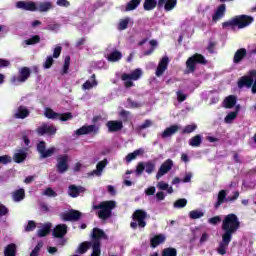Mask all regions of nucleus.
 <instances>
[{
    "label": "nucleus",
    "mask_w": 256,
    "mask_h": 256,
    "mask_svg": "<svg viewBox=\"0 0 256 256\" xmlns=\"http://www.w3.org/2000/svg\"><path fill=\"white\" fill-rule=\"evenodd\" d=\"M239 227H241V222L235 214H228L224 217L222 221V241L218 247L219 255H225L227 253V248L233 239L234 233H237Z\"/></svg>",
    "instance_id": "obj_1"
},
{
    "label": "nucleus",
    "mask_w": 256,
    "mask_h": 256,
    "mask_svg": "<svg viewBox=\"0 0 256 256\" xmlns=\"http://www.w3.org/2000/svg\"><path fill=\"white\" fill-rule=\"evenodd\" d=\"M251 23H253V17L247 15H240L235 16L227 22H224L222 24V27L224 29H235V27H237L238 29H245V27H249Z\"/></svg>",
    "instance_id": "obj_2"
},
{
    "label": "nucleus",
    "mask_w": 256,
    "mask_h": 256,
    "mask_svg": "<svg viewBox=\"0 0 256 256\" xmlns=\"http://www.w3.org/2000/svg\"><path fill=\"white\" fill-rule=\"evenodd\" d=\"M91 248V256H97V227H94L92 230V241H84L80 243L75 253L77 255H85V252L89 251Z\"/></svg>",
    "instance_id": "obj_3"
},
{
    "label": "nucleus",
    "mask_w": 256,
    "mask_h": 256,
    "mask_svg": "<svg viewBox=\"0 0 256 256\" xmlns=\"http://www.w3.org/2000/svg\"><path fill=\"white\" fill-rule=\"evenodd\" d=\"M239 89H243V87H247L251 89L252 93H256V70H252L249 72V75L243 76L238 81Z\"/></svg>",
    "instance_id": "obj_4"
},
{
    "label": "nucleus",
    "mask_w": 256,
    "mask_h": 256,
    "mask_svg": "<svg viewBox=\"0 0 256 256\" xmlns=\"http://www.w3.org/2000/svg\"><path fill=\"white\" fill-rule=\"evenodd\" d=\"M115 207H117V202L113 200L101 202L98 205L99 218L103 220L109 219V217H111V212L113 211V209H115Z\"/></svg>",
    "instance_id": "obj_5"
},
{
    "label": "nucleus",
    "mask_w": 256,
    "mask_h": 256,
    "mask_svg": "<svg viewBox=\"0 0 256 256\" xmlns=\"http://www.w3.org/2000/svg\"><path fill=\"white\" fill-rule=\"evenodd\" d=\"M145 219H147V212L143 210H136L133 214V222H131L130 227L132 229H137V227H141L143 229L147 225Z\"/></svg>",
    "instance_id": "obj_6"
},
{
    "label": "nucleus",
    "mask_w": 256,
    "mask_h": 256,
    "mask_svg": "<svg viewBox=\"0 0 256 256\" xmlns=\"http://www.w3.org/2000/svg\"><path fill=\"white\" fill-rule=\"evenodd\" d=\"M56 171L60 175H63V173H67L69 171V155L62 154L57 156L56 158Z\"/></svg>",
    "instance_id": "obj_7"
},
{
    "label": "nucleus",
    "mask_w": 256,
    "mask_h": 256,
    "mask_svg": "<svg viewBox=\"0 0 256 256\" xmlns=\"http://www.w3.org/2000/svg\"><path fill=\"white\" fill-rule=\"evenodd\" d=\"M44 115L47 119H59L60 121H69V119H73V114L71 112L59 114L51 108H46Z\"/></svg>",
    "instance_id": "obj_8"
},
{
    "label": "nucleus",
    "mask_w": 256,
    "mask_h": 256,
    "mask_svg": "<svg viewBox=\"0 0 256 256\" xmlns=\"http://www.w3.org/2000/svg\"><path fill=\"white\" fill-rule=\"evenodd\" d=\"M142 75L143 71L137 68L130 74H123L121 78L122 81H124L125 87H133V81H138V79H140Z\"/></svg>",
    "instance_id": "obj_9"
},
{
    "label": "nucleus",
    "mask_w": 256,
    "mask_h": 256,
    "mask_svg": "<svg viewBox=\"0 0 256 256\" xmlns=\"http://www.w3.org/2000/svg\"><path fill=\"white\" fill-rule=\"evenodd\" d=\"M46 149H47V144L45 143V141H40L37 144V151L40 154V157L42 159L53 157V155H55V152L57 151L55 147L48 148L47 150Z\"/></svg>",
    "instance_id": "obj_10"
},
{
    "label": "nucleus",
    "mask_w": 256,
    "mask_h": 256,
    "mask_svg": "<svg viewBox=\"0 0 256 256\" xmlns=\"http://www.w3.org/2000/svg\"><path fill=\"white\" fill-rule=\"evenodd\" d=\"M31 77V68L24 66L18 70V76L12 78V83H25Z\"/></svg>",
    "instance_id": "obj_11"
},
{
    "label": "nucleus",
    "mask_w": 256,
    "mask_h": 256,
    "mask_svg": "<svg viewBox=\"0 0 256 256\" xmlns=\"http://www.w3.org/2000/svg\"><path fill=\"white\" fill-rule=\"evenodd\" d=\"M197 63L204 64L205 57H203V55H201V54H195L194 56L190 57L186 61L187 73H193V71H195V65H197Z\"/></svg>",
    "instance_id": "obj_12"
},
{
    "label": "nucleus",
    "mask_w": 256,
    "mask_h": 256,
    "mask_svg": "<svg viewBox=\"0 0 256 256\" xmlns=\"http://www.w3.org/2000/svg\"><path fill=\"white\" fill-rule=\"evenodd\" d=\"M36 133L40 137H43V135H56L57 127H55V125H48L47 123H44L36 129Z\"/></svg>",
    "instance_id": "obj_13"
},
{
    "label": "nucleus",
    "mask_w": 256,
    "mask_h": 256,
    "mask_svg": "<svg viewBox=\"0 0 256 256\" xmlns=\"http://www.w3.org/2000/svg\"><path fill=\"white\" fill-rule=\"evenodd\" d=\"M60 217L62 221H79V219H81V212L71 209L66 213H62Z\"/></svg>",
    "instance_id": "obj_14"
},
{
    "label": "nucleus",
    "mask_w": 256,
    "mask_h": 256,
    "mask_svg": "<svg viewBox=\"0 0 256 256\" xmlns=\"http://www.w3.org/2000/svg\"><path fill=\"white\" fill-rule=\"evenodd\" d=\"M78 137L81 135H95L97 133V127L95 125H84L75 131Z\"/></svg>",
    "instance_id": "obj_15"
},
{
    "label": "nucleus",
    "mask_w": 256,
    "mask_h": 256,
    "mask_svg": "<svg viewBox=\"0 0 256 256\" xmlns=\"http://www.w3.org/2000/svg\"><path fill=\"white\" fill-rule=\"evenodd\" d=\"M171 169H173V160L168 159L160 166L158 173L156 175V179L163 177V175H167V173H169Z\"/></svg>",
    "instance_id": "obj_16"
},
{
    "label": "nucleus",
    "mask_w": 256,
    "mask_h": 256,
    "mask_svg": "<svg viewBox=\"0 0 256 256\" xmlns=\"http://www.w3.org/2000/svg\"><path fill=\"white\" fill-rule=\"evenodd\" d=\"M27 155V149H16L12 156V159L14 163H24V161L27 159Z\"/></svg>",
    "instance_id": "obj_17"
},
{
    "label": "nucleus",
    "mask_w": 256,
    "mask_h": 256,
    "mask_svg": "<svg viewBox=\"0 0 256 256\" xmlns=\"http://www.w3.org/2000/svg\"><path fill=\"white\" fill-rule=\"evenodd\" d=\"M53 237L56 239H63L65 235H67V226L66 224H58L52 231Z\"/></svg>",
    "instance_id": "obj_18"
},
{
    "label": "nucleus",
    "mask_w": 256,
    "mask_h": 256,
    "mask_svg": "<svg viewBox=\"0 0 256 256\" xmlns=\"http://www.w3.org/2000/svg\"><path fill=\"white\" fill-rule=\"evenodd\" d=\"M31 115V111H29L28 107H25L23 105H20L16 112L14 113V118L15 119H27Z\"/></svg>",
    "instance_id": "obj_19"
},
{
    "label": "nucleus",
    "mask_w": 256,
    "mask_h": 256,
    "mask_svg": "<svg viewBox=\"0 0 256 256\" xmlns=\"http://www.w3.org/2000/svg\"><path fill=\"white\" fill-rule=\"evenodd\" d=\"M16 7L17 9H23V11H37V4L35 2L18 1Z\"/></svg>",
    "instance_id": "obj_20"
},
{
    "label": "nucleus",
    "mask_w": 256,
    "mask_h": 256,
    "mask_svg": "<svg viewBox=\"0 0 256 256\" xmlns=\"http://www.w3.org/2000/svg\"><path fill=\"white\" fill-rule=\"evenodd\" d=\"M169 65V58L167 56H164L156 69V77H161L165 71H167V66Z\"/></svg>",
    "instance_id": "obj_21"
},
{
    "label": "nucleus",
    "mask_w": 256,
    "mask_h": 256,
    "mask_svg": "<svg viewBox=\"0 0 256 256\" xmlns=\"http://www.w3.org/2000/svg\"><path fill=\"white\" fill-rule=\"evenodd\" d=\"M225 11H226L225 4L220 5L212 15V23H217L218 21H221V19L225 17Z\"/></svg>",
    "instance_id": "obj_22"
},
{
    "label": "nucleus",
    "mask_w": 256,
    "mask_h": 256,
    "mask_svg": "<svg viewBox=\"0 0 256 256\" xmlns=\"http://www.w3.org/2000/svg\"><path fill=\"white\" fill-rule=\"evenodd\" d=\"M158 6L164 7L165 11H173L177 6V0H159Z\"/></svg>",
    "instance_id": "obj_23"
},
{
    "label": "nucleus",
    "mask_w": 256,
    "mask_h": 256,
    "mask_svg": "<svg viewBox=\"0 0 256 256\" xmlns=\"http://www.w3.org/2000/svg\"><path fill=\"white\" fill-rule=\"evenodd\" d=\"M108 131L110 133H115L116 131H121L123 129V122L121 121H109L107 123Z\"/></svg>",
    "instance_id": "obj_24"
},
{
    "label": "nucleus",
    "mask_w": 256,
    "mask_h": 256,
    "mask_svg": "<svg viewBox=\"0 0 256 256\" xmlns=\"http://www.w3.org/2000/svg\"><path fill=\"white\" fill-rule=\"evenodd\" d=\"M177 131H179V126L177 125L170 126L161 133V137L162 139H167L168 137H171V135H175Z\"/></svg>",
    "instance_id": "obj_25"
},
{
    "label": "nucleus",
    "mask_w": 256,
    "mask_h": 256,
    "mask_svg": "<svg viewBox=\"0 0 256 256\" xmlns=\"http://www.w3.org/2000/svg\"><path fill=\"white\" fill-rule=\"evenodd\" d=\"M143 153H145V150L143 148L137 149L132 153H129L126 157H125V161L126 163H131V161L137 159V157L143 155Z\"/></svg>",
    "instance_id": "obj_26"
},
{
    "label": "nucleus",
    "mask_w": 256,
    "mask_h": 256,
    "mask_svg": "<svg viewBox=\"0 0 256 256\" xmlns=\"http://www.w3.org/2000/svg\"><path fill=\"white\" fill-rule=\"evenodd\" d=\"M165 239H167V237H165V235L163 234L154 236L150 241L151 247L153 248L159 247V245H161L162 243H165Z\"/></svg>",
    "instance_id": "obj_27"
},
{
    "label": "nucleus",
    "mask_w": 256,
    "mask_h": 256,
    "mask_svg": "<svg viewBox=\"0 0 256 256\" xmlns=\"http://www.w3.org/2000/svg\"><path fill=\"white\" fill-rule=\"evenodd\" d=\"M108 237L107 234H105V232L101 229H97V256L100 255L101 250H99V246L101 245V241H107Z\"/></svg>",
    "instance_id": "obj_28"
},
{
    "label": "nucleus",
    "mask_w": 256,
    "mask_h": 256,
    "mask_svg": "<svg viewBox=\"0 0 256 256\" xmlns=\"http://www.w3.org/2000/svg\"><path fill=\"white\" fill-rule=\"evenodd\" d=\"M17 245L15 243L8 244L4 249V256H16Z\"/></svg>",
    "instance_id": "obj_29"
},
{
    "label": "nucleus",
    "mask_w": 256,
    "mask_h": 256,
    "mask_svg": "<svg viewBox=\"0 0 256 256\" xmlns=\"http://www.w3.org/2000/svg\"><path fill=\"white\" fill-rule=\"evenodd\" d=\"M245 55H247V50L244 48H241L239 50L236 51V53L234 54V58L233 61L234 63H240L243 61V59L245 58Z\"/></svg>",
    "instance_id": "obj_30"
},
{
    "label": "nucleus",
    "mask_w": 256,
    "mask_h": 256,
    "mask_svg": "<svg viewBox=\"0 0 256 256\" xmlns=\"http://www.w3.org/2000/svg\"><path fill=\"white\" fill-rule=\"evenodd\" d=\"M122 57L123 54L120 51L114 50L108 55V61H112V63H115L117 61H121Z\"/></svg>",
    "instance_id": "obj_31"
},
{
    "label": "nucleus",
    "mask_w": 256,
    "mask_h": 256,
    "mask_svg": "<svg viewBox=\"0 0 256 256\" xmlns=\"http://www.w3.org/2000/svg\"><path fill=\"white\" fill-rule=\"evenodd\" d=\"M190 147H201L203 143V137L201 135H196L189 140Z\"/></svg>",
    "instance_id": "obj_32"
},
{
    "label": "nucleus",
    "mask_w": 256,
    "mask_h": 256,
    "mask_svg": "<svg viewBox=\"0 0 256 256\" xmlns=\"http://www.w3.org/2000/svg\"><path fill=\"white\" fill-rule=\"evenodd\" d=\"M81 189H83L81 186L70 185L68 188V194L70 197L75 198L79 193H81Z\"/></svg>",
    "instance_id": "obj_33"
},
{
    "label": "nucleus",
    "mask_w": 256,
    "mask_h": 256,
    "mask_svg": "<svg viewBox=\"0 0 256 256\" xmlns=\"http://www.w3.org/2000/svg\"><path fill=\"white\" fill-rule=\"evenodd\" d=\"M25 199V189L20 188L13 192V200L16 202L23 201Z\"/></svg>",
    "instance_id": "obj_34"
},
{
    "label": "nucleus",
    "mask_w": 256,
    "mask_h": 256,
    "mask_svg": "<svg viewBox=\"0 0 256 256\" xmlns=\"http://www.w3.org/2000/svg\"><path fill=\"white\" fill-rule=\"evenodd\" d=\"M235 103H237V98L233 95H230L224 100V107L231 109V107H235Z\"/></svg>",
    "instance_id": "obj_35"
},
{
    "label": "nucleus",
    "mask_w": 256,
    "mask_h": 256,
    "mask_svg": "<svg viewBox=\"0 0 256 256\" xmlns=\"http://www.w3.org/2000/svg\"><path fill=\"white\" fill-rule=\"evenodd\" d=\"M225 199H227V192L225 190H221L218 193V200L215 204V208L218 209L222 205V203L225 202Z\"/></svg>",
    "instance_id": "obj_36"
},
{
    "label": "nucleus",
    "mask_w": 256,
    "mask_h": 256,
    "mask_svg": "<svg viewBox=\"0 0 256 256\" xmlns=\"http://www.w3.org/2000/svg\"><path fill=\"white\" fill-rule=\"evenodd\" d=\"M53 7V4L51 2H42L38 5L37 11H40V13H45L49 11Z\"/></svg>",
    "instance_id": "obj_37"
},
{
    "label": "nucleus",
    "mask_w": 256,
    "mask_h": 256,
    "mask_svg": "<svg viewBox=\"0 0 256 256\" xmlns=\"http://www.w3.org/2000/svg\"><path fill=\"white\" fill-rule=\"evenodd\" d=\"M71 65V56H66L64 59L63 68L61 70V75H67L69 73V66Z\"/></svg>",
    "instance_id": "obj_38"
},
{
    "label": "nucleus",
    "mask_w": 256,
    "mask_h": 256,
    "mask_svg": "<svg viewBox=\"0 0 256 256\" xmlns=\"http://www.w3.org/2000/svg\"><path fill=\"white\" fill-rule=\"evenodd\" d=\"M51 233V225L46 224L40 230H38V237H47Z\"/></svg>",
    "instance_id": "obj_39"
},
{
    "label": "nucleus",
    "mask_w": 256,
    "mask_h": 256,
    "mask_svg": "<svg viewBox=\"0 0 256 256\" xmlns=\"http://www.w3.org/2000/svg\"><path fill=\"white\" fill-rule=\"evenodd\" d=\"M129 23H131V18H123L118 23L119 31H125L127 27H129Z\"/></svg>",
    "instance_id": "obj_40"
},
{
    "label": "nucleus",
    "mask_w": 256,
    "mask_h": 256,
    "mask_svg": "<svg viewBox=\"0 0 256 256\" xmlns=\"http://www.w3.org/2000/svg\"><path fill=\"white\" fill-rule=\"evenodd\" d=\"M239 114V106H237V110L235 112H230L224 119L225 123H233L235 119H237V115Z\"/></svg>",
    "instance_id": "obj_41"
},
{
    "label": "nucleus",
    "mask_w": 256,
    "mask_h": 256,
    "mask_svg": "<svg viewBox=\"0 0 256 256\" xmlns=\"http://www.w3.org/2000/svg\"><path fill=\"white\" fill-rule=\"evenodd\" d=\"M157 7V1L155 0H145L144 1V9L145 11H153Z\"/></svg>",
    "instance_id": "obj_42"
},
{
    "label": "nucleus",
    "mask_w": 256,
    "mask_h": 256,
    "mask_svg": "<svg viewBox=\"0 0 256 256\" xmlns=\"http://www.w3.org/2000/svg\"><path fill=\"white\" fill-rule=\"evenodd\" d=\"M108 163L107 159H104L97 164V177H101V175H103V169L107 167Z\"/></svg>",
    "instance_id": "obj_43"
},
{
    "label": "nucleus",
    "mask_w": 256,
    "mask_h": 256,
    "mask_svg": "<svg viewBox=\"0 0 256 256\" xmlns=\"http://www.w3.org/2000/svg\"><path fill=\"white\" fill-rule=\"evenodd\" d=\"M140 4H141V0H131L126 5V11H135V8L139 7Z\"/></svg>",
    "instance_id": "obj_44"
},
{
    "label": "nucleus",
    "mask_w": 256,
    "mask_h": 256,
    "mask_svg": "<svg viewBox=\"0 0 256 256\" xmlns=\"http://www.w3.org/2000/svg\"><path fill=\"white\" fill-rule=\"evenodd\" d=\"M205 213L201 210H192L189 212L190 219H201Z\"/></svg>",
    "instance_id": "obj_45"
},
{
    "label": "nucleus",
    "mask_w": 256,
    "mask_h": 256,
    "mask_svg": "<svg viewBox=\"0 0 256 256\" xmlns=\"http://www.w3.org/2000/svg\"><path fill=\"white\" fill-rule=\"evenodd\" d=\"M27 45H37V43H41V36L34 35L31 38L25 40Z\"/></svg>",
    "instance_id": "obj_46"
},
{
    "label": "nucleus",
    "mask_w": 256,
    "mask_h": 256,
    "mask_svg": "<svg viewBox=\"0 0 256 256\" xmlns=\"http://www.w3.org/2000/svg\"><path fill=\"white\" fill-rule=\"evenodd\" d=\"M187 206V199L181 198L174 202L175 209H183V207Z\"/></svg>",
    "instance_id": "obj_47"
},
{
    "label": "nucleus",
    "mask_w": 256,
    "mask_h": 256,
    "mask_svg": "<svg viewBox=\"0 0 256 256\" xmlns=\"http://www.w3.org/2000/svg\"><path fill=\"white\" fill-rule=\"evenodd\" d=\"M53 63H55L53 56H47L45 62L43 63V68L51 69V67H53Z\"/></svg>",
    "instance_id": "obj_48"
},
{
    "label": "nucleus",
    "mask_w": 256,
    "mask_h": 256,
    "mask_svg": "<svg viewBox=\"0 0 256 256\" xmlns=\"http://www.w3.org/2000/svg\"><path fill=\"white\" fill-rule=\"evenodd\" d=\"M144 171H146V173L148 174H151L153 171H155V163L153 162L144 163Z\"/></svg>",
    "instance_id": "obj_49"
},
{
    "label": "nucleus",
    "mask_w": 256,
    "mask_h": 256,
    "mask_svg": "<svg viewBox=\"0 0 256 256\" xmlns=\"http://www.w3.org/2000/svg\"><path fill=\"white\" fill-rule=\"evenodd\" d=\"M162 256H177V249L175 248H166L162 252Z\"/></svg>",
    "instance_id": "obj_50"
},
{
    "label": "nucleus",
    "mask_w": 256,
    "mask_h": 256,
    "mask_svg": "<svg viewBox=\"0 0 256 256\" xmlns=\"http://www.w3.org/2000/svg\"><path fill=\"white\" fill-rule=\"evenodd\" d=\"M43 249V242H38L35 248L31 251L30 256H39V251Z\"/></svg>",
    "instance_id": "obj_51"
},
{
    "label": "nucleus",
    "mask_w": 256,
    "mask_h": 256,
    "mask_svg": "<svg viewBox=\"0 0 256 256\" xmlns=\"http://www.w3.org/2000/svg\"><path fill=\"white\" fill-rule=\"evenodd\" d=\"M13 158L9 155H3L0 156V165L2 163V165H9V163H12Z\"/></svg>",
    "instance_id": "obj_52"
},
{
    "label": "nucleus",
    "mask_w": 256,
    "mask_h": 256,
    "mask_svg": "<svg viewBox=\"0 0 256 256\" xmlns=\"http://www.w3.org/2000/svg\"><path fill=\"white\" fill-rule=\"evenodd\" d=\"M195 129H197V124H190L184 127V129L182 130V133L186 134V133H193V131H195Z\"/></svg>",
    "instance_id": "obj_53"
},
{
    "label": "nucleus",
    "mask_w": 256,
    "mask_h": 256,
    "mask_svg": "<svg viewBox=\"0 0 256 256\" xmlns=\"http://www.w3.org/2000/svg\"><path fill=\"white\" fill-rule=\"evenodd\" d=\"M43 195H45L46 197H57V192H55V190H53V188L48 187L43 192Z\"/></svg>",
    "instance_id": "obj_54"
},
{
    "label": "nucleus",
    "mask_w": 256,
    "mask_h": 256,
    "mask_svg": "<svg viewBox=\"0 0 256 256\" xmlns=\"http://www.w3.org/2000/svg\"><path fill=\"white\" fill-rule=\"evenodd\" d=\"M37 228V223H35V221L30 220L28 221V224L25 227V231L30 232V231H34V229Z\"/></svg>",
    "instance_id": "obj_55"
},
{
    "label": "nucleus",
    "mask_w": 256,
    "mask_h": 256,
    "mask_svg": "<svg viewBox=\"0 0 256 256\" xmlns=\"http://www.w3.org/2000/svg\"><path fill=\"white\" fill-rule=\"evenodd\" d=\"M61 51H63V48L61 46H56L54 48V52H53V59H59V57H61Z\"/></svg>",
    "instance_id": "obj_56"
},
{
    "label": "nucleus",
    "mask_w": 256,
    "mask_h": 256,
    "mask_svg": "<svg viewBox=\"0 0 256 256\" xmlns=\"http://www.w3.org/2000/svg\"><path fill=\"white\" fill-rule=\"evenodd\" d=\"M151 125H153V121L151 120H146L144 123H142L138 129H140V131H143V129H148V127H151Z\"/></svg>",
    "instance_id": "obj_57"
},
{
    "label": "nucleus",
    "mask_w": 256,
    "mask_h": 256,
    "mask_svg": "<svg viewBox=\"0 0 256 256\" xmlns=\"http://www.w3.org/2000/svg\"><path fill=\"white\" fill-rule=\"evenodd\" d=\"M9 214V209L7 206L0 203V217H5V215Z\"/></svg>",
    "instance_id": "obj_58"
},
{
    "label": "nucleus",
    "mask_w": 256,
    "mask_h": 256,
    "mask_svg": "<svg viewBox=\"0 0 256 256\" xmlns=\"http://www.w3.org/2000/svg\"><path fill=\"white\" fill-rule=\"evenodd\" d=\"M220 221H221V216H214L208 219V223H210V225H217Z\"/></svg>",
    "instance_id": "obj_59"
},
{
    "label": "nucleus",
    "mask_w": 256,
    "mask_h": 256,
    "mask_svg": "<svg viewBox=\"0 0 256 256\" xmlns=\"http://www.w3.org/2000/svg\"><path fill=\"white\" fill-rule=\"evenodd\" d=\"M143 171H145V163L140 162V163L137 165L136 174H137V175H141V173H143Z\"/></svg>",
    "instance_id": "obj_60"
},
{
    "label": "nucleus",
    "mask_w": 256,
    "mask_h": 256,
    "mask_svg": "<svg viewBox=\"0 0 256 256\" xmlns=\"http://www.w3.org/2000/svg\"><path fill=\"white\" fill-rule=\"evenodd\" d=\"M157 187L161 190V191H167V189H169V184L163 182V181H160L158 182L157 184Z\"/></svg>",
    "instance_id": "obj_61"
},
{
    "label": "nucleus",
    "mask_w": 256,
    "mask_h": 256,
    "mask_svg": "<svg viewBox=\"0 0 256 256\" xmlns=\"http://www.w3.org/2000/svg\"><path fill=\"white\" fill-rule=\"evenodd\" d=\"M151 49L148 52H145V55H151L153 51H155V47H157V40L150 41Z\"/></svg>",
    "instance_id": "obj_62"
},
{
    "label": "nucleus",
    "mask_w": 256,
    "mask_h": 256,
    "mask_svg": "<svg viewBox=\"0 0 256 256\" xmlns=\"http://www.w3.org/2000/svg\"><path fill=\"white\" fill-rule=\"evenodd\" d=\"M177 99L181 103V102L185 101V99H187V95L185 93H183V91H178Z\"/></svg>",
    "instance_id": "obj_63"
},
{
    "label": "nucleus",
    "mask_w": 256,
    "mask_h": 256,
    "mask_svg": "<svg viewBox=\"0 0 256 256\" xmlns=\"http://www.w3.org/2000/svg\"><path fill=\"white\" fill-rule=\"evenodd\" d=\"M56 5H58L59 7H69L71 3H69V1L67 0H57Z\"/></svg>",
    "instance_id": "obj_64"
}]
</instances>
